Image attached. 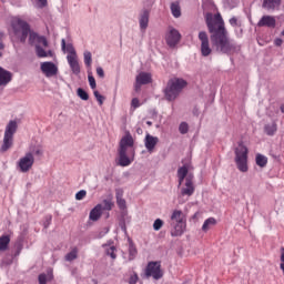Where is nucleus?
Instances as JSON below:
<instances>
[{"instance_id":"46","label":"nucleus","mask_w":284,"mask_h":284,"mask_svg":"<svg viewBox=\"0 0 284 284\" xmlns=\"http://www.w3.org/2000/svg\"><path fill=\"white\" fill-rule=\"evenodd\" d=\"M39 284H48V275L45 273H41L38 276Z\"/></svg>"},{"instance_id":"45","label":"nucleus","mask_w":284,"mask_h":284,"mask_svg":"<svg viewBox=\"0 0 284 284\" xmlns=\"http://www.w3.org/2000/svg\"><path fill=\"white\" fill-rule=\"evenodd\" d=\"M109 232H110V226H105L102 231L98 233L95 239H103V236H105V234H108Z\"/></svg>"},{"instance_id":"11","label":"nucleus","mask_w":284,"mask_h":284,"mask_svg":"<svg viewBox=\"0 0 284 284\" xmlns=\"http://www.w3.org/2000/svg\"><path fill=\"white\" fill-rule=\"evenodd\" d=\"M171 236H183L187 227V222H171Z\"/></svg>"},{"instance_id":"47","label":"nucleus","mask_w":284,"mask_h":284,"mask_svg":"<svg viewBox=\"0 0 284 284\" xmlns=\"http://www.w3.org/2000/svg\"><path fill=\"white\" fill-rule=\"evenodd\" d=\"M119 226L124 232V234H128V226L125 225V219H120Z\"/></svg>"},{"instance_id":"44","label":"nucleus","mask_w":284,"mask_h":284,"mask_svg":"<svg viewBox=\"0 0 284 284\" xmlns=\"http://www.w3.org/2000/svg\"><path fill=\"white\" fill-rule=\"evenodd\" d=\"M99 105H103V101H105V97H103L99 91L93 92Z\"/></svg>"},{"instance_id":"8","label":"nucleus","mask_w":284,"mask_h":284,"mask_svg":"<svg viewBox=\"0 0 284 284\" xmlns=\"http://www.w3.org/2000/svg\"><path fill=\"white\" fill-rule=\"evenodd\" d=\"M197 39L201 41V55L210 57V54H212V48L210 47V37L207 36V32L200 31Z\"/></svg>"},{"instance_id":"23","label":"nucleus","mask_w":284,"mask_h":284,"mask_svg":"<svg viewBox=\"0 0 284 284\" xmlns=\"http://www.w3.org/2000/svg\"><path fill=\"white\" fill-rule=\"evenodd\" d=\"M281 7V0H263L262 8L264 10H276Z\"/></svg>"},{"instance_id":"48","label":"nucleus","mask_w":284,"mask_h":284,"mask_svg":"<svg viewBox=\"0 0 284 284\" xmlns=\"http://www.w3.org/2000/svg\"><path fill=\"white\" fill-rule=\"evenodd\" d=\"M131 106L136 110V108H141V102L139 101V98H133L131 101Z\"/></svg>"},{"instance_id":"17","label":"nucleus","mask_w":284,"mask_h":284,"mask_svg":"<svg viewBox=\"0 0 284 284\" xmlns=\"http://www.w3.org/2000/svg\"><path fill=\"white\" fill-rule=\"evenodd\" d=\"M67 61L71 68V71L75 77H79L81 74V65L79 64V60H77V57L68 55Z\"/></svg>"},{"instance_id":"53","label":"nucleus","mask_w":284,"mask_h":284,"mask_svg":"<svg viewBox=\"0 0 284 284\" xmlns=\"http://www.w3.org/2000/svg\"><path fill=\"white\" fill-rule=\"evenodd\" d=\"M48 7V0H38V8L43 10V8Z\"/></svg>"},{"instance_id":"10","label":"nucleus","mask_w":284,"mask_h":284,"mask_svg":"<svg viewBox=\"0 0 284 284\" xmlns=\"http://www.w3.org/2000/svg\"><path fill=\"white\" fill-rule=\"evenodd\" d=\"M40 70L48 78L57 77L59 74V67H57V64H54V62H42Z\"/></svg>"},{"instance_id":"12","label":"nucleus","mask_w":284,"mask_h":284,"mask_svg":"<svg viewBox=\"0 0 284 284\" xmlns=\"http://www.w3.org/2000/svg\"><path fill=\"white\" fill-rule=\"evenodd\" d=\"M257 28L274 30V28H276V18H274V16H263L257 22Z\"/></svg>"},{"instance_id":"30","label":"nucleus","mask_w":284,"mask_h":284,"mask_svg":"<svg viewBox=\"0 0 284 284\" xmlns=\"http://www.w3.org/2000/svg\"><path fill=\"white\" fill-rule=\"evenodd\" d=\"M214 225H216V219H214V217L206 219L202 225V232H207L210 230V227H212Z\"/></svg>"},{"instance_id":"35","label":"nucleus","mask_w":284,"mask_h":284,"mask_svg":"<svg viewBox=\"0 0 284 284\" xmlns=\"http://www.w3.org/2000/svg\"><path fill=\"white\" fill-rule=\"evenodd\" d=\"M88 80L91 90H97V80L94 79V75H92V71L88 70Z\"/></svg>"},{"instance_id":"32","label":"nucleus","mask_w":284,"mask_h":284,"mask_svg":"<svg viewBox=\"0 0 284 284\" xmlns=\"http://www.w3.org/2000/svg\"><path fill=\"white\" fill-rule=\"evenodd\" d=\"M36 49V54L38 59H45L48 58V52L45 51V49H43V47H41V44H37L34 47Z\"/></svg>"},{"instance_id":"37","label":"nucleus","mask_w":284,"mask_h":284,"mask_svg":"<svg viewBox=\"0 0 284 284\" xmlns=\"http://www.w3.org/2000/svg\"><path fill=\"white\" fill-rule=\"evenodd\" d=\"M116 246L112 245L105 250L106 256H110L113 261L116 260Z\"/></svg>"},{"instance_id":"6","label":"nucleus","mask_w":284,"mask_h":284,"mask_svg":"<svg viewBox=\"0 0 284 284\" xmlns=\"http://www.w3.org/2000/svg\"><path fill=\"white\" fill-rule=\"evenodd\" d=\"M154 278V281H161V277L163 276V270L161 268V262L159 261H152L149 262L144 275L142 278Z\"/></svg>"},{"instance_id":"42","label":"nucleus","mask_w":284,"mask_h":284,"mask_svg":"<svg viewBox=\"0 0 284 284\" xmlns=\"http://www.w3.org/2000/svg\"><path fill=\"white\" fill-rule=\"evenodd\" d=\"M116 205L119 210H128V202H125V199L116 200Z\"/></svg>"},{"instance_id":"40","label":"nucleus","mask_w":284,"mask_h":284,"mask_svg":"<svg viewBox=\"0 0 284 284\" xmlns=\"http://www.w3.org/2000/svg\"><path fill=\"white\" fill-rule=\"evenodd\" d=\"M179 132L180 134H187V132H190V125L187 124V122H182L179 125Z\"/></svg>"},{"instance_id":"63","label":"nucleus","mask_w":284,"mask_h":284,"mask_svg":"<svg viewBox=\"0 0 284 284\" xmlns=\"http://www.w3.org/2000/svg\"><path fill=\"white\" fill-rule=\"evenodd\" d=\"M53 55H54V53L52 52V50L47 51V57H53Z\"/></svg>"},{"instance_id":"62","label":"nucleus","mask_w":284,"mask_h":284,"mask_svg":"<svg viewBox=\"0 0 284 284\" xmlns=\"http://www.w3.org/2000/svg\"><path fill=\"white\" fill-rule=\"evenodd\" d=\"M51 221H52V215L47 217V222H45L44 226L48 227V225H50Z\"/></svg>"},{"instance_id":"54","label":"nucleus","mask_w":284,"mask_h":284,"mask_svg":"<svg viewBox=\"0 0 284 284\" xmlns=\"http://www.w3.org/2000/svg\"><path fill=\"white\" fill-rule=\"evenodd\" d=\"M115 199H116V201L120 200V199H123V191H122V189H116L115 190Z\"/></svg>"},{"instance_id":"18","label":"nucleus","mask_w":284,"mask_h":284,"mask_svg":"<svg viewBox=\"0 0 284 284\" xmlns=\"http://www.w3.org/2000/svg\"><path fill=\"white\" fill-rule=\"evenodd\" d=\"M103 214V204H97L89 213L90 221L97 222Z\"/></svg>"},{"instance_id":"3","label":"nucleus","mask_w":284,"mask_h":284,"mask_svg":"<svg viewBox=\"0 0 284 284\" xmlns=\"http://www.w3.org/2000/svg\"><path fill=\"white\" fill-rule=\"evenodd\" d=\"M185 88H187V80L183 78L170 79L166 87L163 89L165 101H169L170 103H172V101H176Z\"/></svg>"},{"instance_id":"16","label":"nucleus","mask_w":284,"mask_h":284,"mask_svg":"<svg viewBox=\"0 0 284 284\" xmlns=\"http://www.w3.org/2000/svg\"><path fill=\"white\" fill-rule=\"evenodd\" d=\"M140 30H148V26L150 24V10L143 9L140 13Z\"/></svg>"},{"instance_id":"29","label":"nucleus","mask_w":284,"mask_h":284,"mask_svg":"<svg viewBox=\"0 0 284 284\" xmlns=\"http://www.w3.org/2000/svg\"><path fill=\"white\" fill-rule=\"evenodd\" d=\"M255 162L258 168H267V156L261 153L255 155Z\"/></svg>"},{"instance_id":"61","label":"nucleus","mask_w":284,"mask_h":284,"mask_svg":"<svg viewBox=\"0 0 284 284\" xmlns=\"http://www.w3.org/2000/svg\"><path fill=\"white\" fill-rule=\"evenodd\" d=\"M185 179L186 178L178 176V181H179L178 187H181V185H183V181H185Z\"/></svg>"},{"instance_id":"50","label":"nucleus","mask_w":284,"mask_h":284,"mask_svg":"<svg viewBox=\"0 0 284 284\" xmlns=\"http://www.w3.org/2000/svg\"><path fill=\"white\" fill-rule=\"evenodd\" d=\"M139 283V275L135 273L134 275H131L129 278V284H136Z\"/></svg>"},{"instance_id":"1","label":"nucleus","mask_w":284,"mask_h":284,"mask_svg":"<svg viewBox=\"0 0 284 284\" xmlns=\"http://www.w3.org/2000/svg\"><path fill=\"white\" fill-rule=\"evenodd\" d=\"M215 18L217 19V22L214 20V14L209 12L205 16V23L211 34V43L213 48H215L220 54H227L229 57L239 54V52H241V45L230 39V33L225 28V22L221 14L215 16Z\"/></svg>"},{"instance_id":"43","label":"nucleus","mask_w":284,"mask_h":284,"mask_svg":"<svg viewBox=\"0 0 284 284\" xmlns=\"http://www.w3.org/2000/svg\"><path fill=\"white\" fill-rule=\"evenodd\" d=\"M84 196H88V191L80 190L79 192L75 193V201H83Z\"/></svg>"},{"instance_id":"22","label":"nucleus","mask_w":284,"mask_h":284,"mask_svg":"<svg viewBox=\"0 0 284 284\" xmlns=\"http://www.w3.org/2000/svg\"><path fill=\"white\" fill-rule=\"evenodd\" d=\"M187 220L183 215V211L174 210L171 214V223H185Z\"/></svg>"},{"instance_id":"57","label":"nucleus","mask_w":284,"mask_h":284,"mask_svg":"<svg viewBox=\"0 0 284 284\" xmlns=\"http://www.w3.org/2000/svg\"><path fill=\"white\" fill-rule=\"evenodd\" d=\"M274 45H276V48H281V45H283V39L276 38L274 40Z\"/></svg>"},{"instance_id":"9","label":"nucleus","mask_w":284,"mask_h":284,"mask_svg":"<svg viewBox=\"0 0 284 284\" xmlns=\"http://www.w3.org/2000/svg\"><path fill=\"white\" fill-rule=\"evenodd\" d=\"M181 37L182 36L179 30L170 27L169 32L165 36L166 45H169V48H176V45H179V43L181 42Z\"/></svg>"},{"instance_id":"21","label":"nucleus","mask_w":284,"mask_h":284,"mask_svg":"<svg viewBox=\"0 0 284 284\" xmlns=\"http://www.w3.org/2000/svg\"><path fill=\"white\" fill-rule=\"evenodd\" d=\"M136 83H142V85H149L152 83V73L140 72L135 78Z\"/></svg>"},{"instance_id":"59","label":"nucleus","mask_w":284,"mask_h":284,"mask_svg":"<svg viewBox=\"0 0 284 284\" xmlns=\"http://www.w3.org/2000/svg\"><path fill=\"white\" fill-rule=\"evenodd\" d=\"M141 85H143V83H139V82H136V80H135V84H134V90H135V92H139V91L141 90Z\"/></svg>"},{"instance_id":"15","label":"nucleus","mask_w":284,"mask_h":284,"mask_svg":"<svg viewBox=\"0 0 284 284\" xmlns=\"http://www.w3.org/2000/svg\"><path fill=\"white\" fill-rule=\"evenodd\" d=\"M12 72L3 69V67H0V88L8 85L12 81Z\"/></svg>"},{"instance_id":"14","label":"nucleus","mask_w":284,"mask_h":284,"mask_svg":"<svg viewBox=\"0 0 284 284\" xmlns=\"http://www.w3.org/2000/svg\"><path fill=\"white\" fill-rule=\"evenodd\" d=\"M159 144V139L156 136L148 133L144 138V145L148 152H154V148Z\"/></svg>"},{"instance_id":"26","label":"nucleus","mask_w":284,"mask_h":284,"mask_svg":"<svg viewBox=\"0 0 284 284\" xmlns=\"http://www.w3.org/2000/svg\"><path fill=\"white\" fill-rule=\"evenodd\" d=\"M136 254H139L136 245H134L132 240H129V261H134L136 258Z\"/></svg>"},{"instance_id":"27","label":"nucleus","mask_w":284,"mask_h":284,"mask_svg":"<svg viewBox=\"0 0 284 284\" xmlns=\"http://www.w3.org/2000/svg\"><path fill=\"white\" fill-rule=\"evenodd\" d=\"M10 246V235L0 236V252H6Z\"/></svg>"},{"instance_id":"64","label":"nucleus","mask_w":284,"mask_h":284,"mask_svg":"<svg viewBox=\"0 0 284 284\" xmlns=\"http://www.w3.org/2000/svg\"><path fill=\"white\" fill-rule=\"evenodd\" d=\"M13 261L12 260H9V261H6L4 264L6 265H12Z\"/></svg>"},{"instance_id":"19","label":"nucleus","mask_w":284,"mask_h":284,"mask_svg":"<svg viewBox=\"0 0 284 284\" xmlns=\"http://www.w3.org/2000/svg\"><path fill=\"white\" fill-rule=\"evenodd\" d=\"M118 153H119L118 165H120L121 168H128L129 165H132V160L130 159V156H128V151L118 150Z\"/></svg>"},{"instance_id":"49","label":"nucleus","mask_w":284,"mask_h":284,"mask_svg":"<svg viewBox=\"0 0 284 284\" xmlns=\"http://www.w3.org/2000/svg\"><path fill=\"white\" fill-rule=\"evenodd\" d=\"M31 154L34 156H43V150L40 148L32 149Z\"/></svg>"},{"instance_id":"2","label":"nucleus","mask_w":284,"mask_h":284,"mask_svg":"<svg viewBox=\"0 0 284 284\" xmlns=\"http://www.w3.org/2000/svg\"><path fill=\"white\" fill-rule=\"evenodd\" d=\"M11 28L13 34L18 37L20 43H26V41H28L31 48H37V45H43V48H48V45H50V42H48V38H45V36L39 34V32L34 31L30 27V23H28V21L21 18L13 20L11 22ZM19 32H21L20 36Z\"/></svg>"},{"instance_id":"4","label":"nucleus","mask_w":284,"mask_h":284,"mask_svg":"<svg viewBox=\"0 0 284 284\" xmlns=\"http://www.w3.org/2000/svg\"><path fill=\"white\" fill-rule=\"evenodd\" d=\"M247 146L243 142H237V148H235V163L240 172H247L250 168L247 166Z\"/></svg>"},{"instance_id":"5","label":"nucleus","mask_w":284,"mask_h":284,"mask_svg":"<svg viewBox=\"0 0 284 284\" xmlns=\"http://www.w3.org/2000/svg\"><path fill=\"white\" fill-rule=\"evenodd\" d=\"M17 133V121L11 120L6 128L3 143L0 148V152H8L14 143V134Z\"/></svg>"},{"instance_id":"38","label":"nucleus","mask_w":284,"mask_h":284,"mask_svg":"<svg viewBox=\"0 0 284 284\" xmlns=\"http://www.w3.org/2000/svg\"><path fill=\"white\" fill-rule=\"evenodd\" d=\"M114 207V202L112 200H103L102 201V210H106L110 212Z\"/></svg>"},{"instance_id":"20","label":"nucleus","mask_w":284,"mask_h":284,"mask_svg":"<svg viewBox=\"0 0 284 284\" xmlns=\"http://www.w3.org/2000/svg\"><path fill=\"white\" fill-rule=\"evenodd\" d=\"M196 192V186L194 183H191L190 180L185 182L184 186L181 189L180 194L181 196H192Z\"/></svg>"},{"instance_id":"13","label":"nucleus","mask_w":284,"mask_h":284,"mask_svg":"<svg viewBox=\"0 0 284 284\" xmlns=\"http://www.w3.org/2000/svg\"><path fill=\"white\" fill-rule=\"evenodd\" d=\"M128 148H134V138L132 134L128 133L120 140L119 150L123 152H128Z\"/></svg>"},{"instance_id":"56","label":"nucleus","mask_w":284,"mask_h":284,"mask_svg":"<svg viewBox=\"0 0 284 284\" xmlns=\"http://www.w3.org/2000/svg\"><path fill=\"white\" fill-rule=\"evenodd\" d=\"M187 181H190V183H194V174L187 173L185 178V183H187Z\"/></svg>"},{"instance_id":"60","label":"nucleus","mask_w":284,"mask_h":284,"mask_svg":"<svg viewBox=\"0 0 284 284\" xmlns=\"http://www.w3.org/2000/svg\"><path fill=\"white\" fill-rule=\"evenodd\" d=\"M120 219H125L128 216V209L121 210Z\"/></svg>"},{"instance_id":"33","label":"nucleus","mask_w":284,"mask_h":284,"mask_svg":"<svg viewBox=\"0 0 284 284\" xmlns=\"http://www.w3.org/2000/svg\"><path fill=\"white\" fill-rule=\"evenodd\" d=\"M171 12L175 19H179V17H181V6H179L176 2H172Z\"/></svg>"},{"instance_id":"39","label":"nucleus","mask_w":284,"mask_h":284,"mask_svg":"<svg viewBox=\"0 0 284 284\" xmlns=\"http://www.w3.org/2000/svg\"><path fill=\"white\" fill-rule=\"evenodd\" d=\"M79 254V251L77 248H73L71 252H69L67 255H65V261H74L77 260V256Z\"/></svg>"},{"instance_id":"52","label":"nucleus","mask_w":284,"mask_h":284,"mask_svg":"<svg viewBox=\"0 0 284 284\" xmlns=\"http://www.w3.org/2000/svg\"><path fill=\"white\" fill-rule=\"evenodd\" d=\"M97 74L100 77V79H105V71H103L102 67L97 68Z\"/></svg>"},{"instance_id":"28","label":"nucleus","mask_w":284,"mask_h":284,"mask_svg":"<svg viewBox=\"0 0 284 284\" xmlns=\"http://www.w3.org/2000/svg\"><path fill=\"white\" fill-rule=\"evenodd\" d=\"M276 130H278L276 122H273L272 124H265L264 126V132L267 134V136H274L276 134Z\"/></svg>"},{"instance_id":"36","label":"nucleus","mask_w":284,"mask_h":284,"mask_svg":"<svg viewBox=\"0 0 284 284\" xmlns=\"http://www.w3.org/2000/svg\"><path fill=\"white\" fill-rule=\"evenodd\" d=\"M189 173H190V169L187 168V165H183L178 169V176H182L186 179Z\"/></svg>"},{"instance_id":"41","label":"nucleus","mask_w":284,"mask_h":284,"mask_svg":"<svg viewBox=\"0 0 284 284\" xmlns=\"http://www.w3.org/2000/svg\"><path fill=\"white\" fill-rule=\"evenodd\" d=\"M163 225H164L163 220L156 219V220L154 221V223H153V230H154L155 232H159V230H161V227H163Z\"/></svg>"},{"instance_id":"34","label":"nucleus","mask_w":284,"mask_h":284,"mask_svg":"<svg viewBox=\"0 0 284 284\" xmlns=\"http://www.w3.org/2000/svg\"><path fill=\"white\" fill-rule=\"evenodd\" d=\"M77 94H78L79 99H81L82 101H89V99H90V94L83 88H78Z\"/></svg>"},{"instance_id":"25","label":"nucleus","mask_w":284,"mask_h":284,"mask_svg":"<svg viewBox=\"0 0 284 284\" xmlns=\"http://www.w3.org/2000/svg\"><path fill=\"white\" fill-rule=\"evenodd\" d=\"M61 48L62 52H68V54H71L72 57H77V50L74 49V45L72 43H65V39L61 40Z\"/></svg>"},{"instance_id":"58","label":"nucleus","mask_w":284,"mask_h":284,"mask_svg":"<svg viewBox=\"0 0 284 284\" xmlns=\"http://www.w3.org/2000/svg\"><path fill=\"white\" fill-rule=\"evenodd\" d=\"M112 245H114V240H109L106 243L102 244V247H112Z\"/></svg>"},{"instance_id":"55","label":"nucleus","mask_w":284,"mask_h":284,"mask_svg":"<svg viewBox=\"0 0 284 284\" xmlns=\"http://www.w3.org/2000/svg\"><path fill=\"white\" fill-rule=\"evenodd\" d=\"M1 37H3V32H0V50H3L6 48V44H3ZM1 57H3V53L0 51V58Z\"/></svg>"},{"instance_id":"31","label":"nucleus","mask_w":284,"mask_h":284,"mask_svg":"<svg viewBox=\"0 0 284 284\" xmlns=\"http://www.w3.org/2000/svg\"><path fill=\"white\" fill-rule=\"evenodd\" d=\"M83 57L85 68H88V70H92V52L84 51Z\"/></svg>"},{"instance_id":"7","label":"nucleus","mask_w":284,"mask_h":284,"mask_svg":"<svg viewBox=\"0 0 284 284\" xmlns=\"http://www.w3.org/2000/svg\"><path fill=\"white\" fill-rule=\"evenodd\" d=\"M32 165H34V155L32 152L26 153L23 158H21L18 162V168L22 174H26V172H30L32 170Z\"/></svg>"},{"instance_id":"51","label":"nucleus","mask_w":284,"mask_h":284,"mask_svg":"<svg viewBox=\"0 0 284 284\" xmlns=\"http://www.w3.org/2000/svg\"><path fill=\"white\" fill-rule=\"evenodd\" d=\"M229 23H230V26H232V28H236V26H241V24L239 23V19H236V17L231 18V19L229 20Z\"/></svg>"},{"instance_id":"24","label":"nucleus","mask_w":284,"mask_h":284,"mask_svg":"<svg viewBox=\"0 0 284 284\" xmlns=\"http://www.w3.org/2000/svg\"><path fill=\"white\" fill-rule=\"evenodd\" d=\"M13 258H17V256L21 255V252H23V237L19 236L13 245Z\"/></svg>"}]
</instances>
